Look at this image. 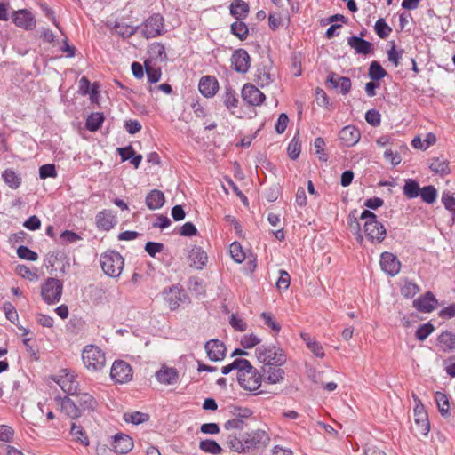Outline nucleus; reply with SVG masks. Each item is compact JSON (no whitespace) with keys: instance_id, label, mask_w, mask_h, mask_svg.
Segmentation results:
<instances>
[{"instance_id":"nucleus-10","label":"nucleus","mask_w":455,"mask_h":455,"mask_svg":"<svg viewBox=\"0 0 455 455\" xmlns=\"http://www.w3.org/2000/svg\"><path fill=\"white\" fill-rule=\"evenodd\" d=\"M263 376L259 371H238L237 380L243 389L256 391L261 386Z\"/></svg>"},{"instance_id":"nucleus-2","label":"nucleus","mask_w":455,"mask_h":455,"mask_svg":"<svg viewBox=\"0 0 455 455\" xmlns=\"http://www.w3.org/2000/svg\"><path fill=\"white\" fill-rule=\"evenodd\" d=\"M255 352L258 360L266 365L280 367L287 360L283 350L276 346H260L256 348Z\"/></svg>"},{"instance_id":"nucleus-61","label":"nucleus","mask_w":455,"mask_h":455,"mask_svg":"<svg viewBox=\"0 0 455 455\" xmlns=\"http://www.w3.org/2000/svg\"><path fill=\"white\" fill-rule=\"evenodd\" d=\"M442 203L446 210L455 213V197L450 191H444L443 193Z\"/></svg>"},{"instance_id":"nucleus-55","label":"nucleus","mask_w":455,"mask_h":455,"mask_svg":"<svg viewBox=\"0 0 455 455\" xmlns=\"http://www.w3.org/2000/svg\"><path fill=\"white\" fill-rule=\"evenodd\" d=\"M58 175L56 167L53 164H46L39 168L40 179L56 178Z\"/></svg>"},{"instance_id":"nucleus-24","label":"nucleus","mask_w":455,"mask_h":455,"mask_svg":"<svg viewBox=\"0 0 455 455\" xmlns=\"http://www.w3.org/2000/svg\"><path fill=\"white\" fill-rule=\"evenodd\" d=\"M113 450L119 454L128 453L133 448L132 439L124 434H117L114 436Z\"/></svg>"},{"instance_id":"nucleus-54","label":"nucleus","mask_w":455,"mask_h":455,"mask_svg":"<svg viewBox=\"0 0 455 455\" xmlns=\"http://www.w3.org/2000/svg\"><path fill=\"white\" fill-rule=\"evenodd\" d=\"M256 81L261 87L268 85L272 82L271 74L266 68H259L256 74Z\"/></svg>"},{"instance_id":"nucleus-48","label":"nucleus","mask_w":455,"mask_h":455,"mask_svg":"<svg viewBox=\"0 0 455 455\" xmlns=\"http://www.w3.org/2000/svg\"><path fill=\"white\" fill-rule=\"evenodd\" d=\"M300 151H301V145H300V142L299 140V136L297 134L290 141L288 148H287V152H288V156L291 159L296 160L299 157Z\"/></svg>"},{"instance_id":"nucleus-16","label":"nucleus","mask_w":455,"mask_h":455,"mask_svg":"<svg viewBox=\"0 0 455 455\" xmlns=\"http://www.w3.org/2000/svg\"><path fill=\"white\" fill-rule=\"evenodd\" d=\"M364 34L361 32L360 36H352L347 38V44L355 50L357 54L368 55L373 53V44L363 39Z\"/></svg>"},{"instance_id":"nucleus-64","label":"nucleus","mask_w":455,"mask_h":455,"mask_svg":"<svg viewBox=\"0 0 455 455\" xmlns=\"http://www.w3.org/2000/svg\"><path fill=\"white\" fill-rule=\"evenodd\" d=\"M261 339L255 334L244 335L241 339V345L244 348H251L256 345H259Z\"/></svg>"},{"instance_id":"nucleus-17","label":"nucleus","mask_w":455,"mask_h":455,"mask_svg":"<svg viewBox=\"0 0 455 455\" xmlns=\"http://www.w3.org/2000/svg\"><path fill=\"white\" fill-rule=\"evenodd\" d=\"M204 348L211 361H221L226 355V346L219 339H210L205 343Z\"/></svg>"},{"instance_id":"nucleus-50","label":"nucleus","mask_w":455,"mask_h":455,"mask_svg":"<svg viewBox=\"0 0 455 455\" xmlns=\"http://www.w3.org/2000/svg\"><path fill=\"white\" fill-rule=\"evenodd\" d=\"M224 104L228 109H233L237 108L238 99L236 97L235 91L231 87L226 88V92L224 95Z\"/></svg>"},{"instance_id":"nucleus-57","label":"nucleus","mask_w":455,"mask_h":455,"mask_svg":"<svg viewBox=\"0 0 455 455\" xmlns=\"http://www.w3.org/2000/svg\"><path fill=\"white\" fill-rule=\"evenodd\" d=\"M17 274L22 278H26L29 281H34L37 279L36 271L31 270L25 265H18L16 267Z\"/></svg>"},{"instance_id":"nucleus-56","label":"nucleus","mask_w":455,"mask_h":455,"mask_svg":"<svg viewBox=\"0 0 455 455\" xmlns=\"http://www.w3.org/2000/svg\"><path fill=\"white\" fill-rule=\"evenodd\" d=\"M110 378L115 383L124 384L132 379L131 371H110Z\"/></svg>"},{"instance_id":"nucleus-34","label":"nucleus","mask_w":455,"mask_h":455,"mask_svg":"<svg viewBox=\"0 0 455 455\" xmlns=\"http://www.w3.org/2000/svg\"><path fill=\"white\" fill-rule=\"evenodd\" d=\"M155 377L162 385H174L179 380L178 371H156Z\"/></svg>"},{"instance_id":"nucleus-46","label":"nucleus","mask_w":455,"mask_h":455,"mask_svg":"<svg viewBox=\"0 0 455 455\" xmlns=\"http://www.w3.org/2000/svg\"><path fill=\"white\" fill-rule=\"evenodd\" d=\"M221 370H255V369L247 359L236 358L231 363L222 367Z\"/></svg>"},{"instance_id":"nucleus-49","label":"nucleus","mask_w":455,"mask_h":455,"mask_svg":"<svg viewBox=\"0 0 455 455\" xmlns=\"http://www.w3.org/2000/svg\"><path fill=\"white\" fill-rule=\"evenodd\" d=\"M229 252L232 259L237 262L242 263L245 259V253L242 248V245L238 242H234L230 244Z\"/></svg>"},{"instance_id":"nucleus-58","label":"nucleus","mask_w":455,"mask_h":455,"mask_svg":"<svg viewBox=\"0 0 455 455\" xmlns=\"http://www.w3.org/2000/svg\"><path fill=\"white\" fill-rule=\"evenodd\" d=\"M403 52V49L397 51L395 42H393L392 47L387 51L388 60L395 64L396 67L399 66Z\"/></svg>"},{"instance_id":"nucleus-6","label":"nucleus","mask_w":455,"mask_h":455,"mask_svg":"<svg viewBox=\"0 0 455 455\" xmlns=\"http://www.w3.org/2000/svg\"><path fill=\"white\" fill-rule=\"evenodd\" d=\"M142 36L147 38H155L164 33V19L160 13L149 16L142 25L140 30Z\"/></svg>"},{"instance_id":"nucleus-20","label":"nucleus","mask_w":455,"mask_h":455,"mask_svg":"<svg viewBox=\"0 0 455 455\" xmlns=\"http://www.w3.org/2000/svg\"><path fill=\"white\" fill-rule=\"evenodd\" d=\"M361 138L360 130L354 125H347L339 132V140L347 148L358 143Z\"/></svg>"},{"instance_id":"nucleus-59","label":"nucleus","mask_w":455,"mask_h":455,"mask_svg":"<svg viewBox=\"0 0 455 455\" xmlns=\"http://www.w3.org/2000/svg\"><path fill=\"white\" fill-rule=\"evenodd\" d=\"M365 120L372 126H379L381 123V115L378 110L372 108L365 113Z\"/></svg>"},{"instance_id":"nucleus-3","label":"nucleus","mask_w":455,"mask_h":455,"mask_svg":"<svg viewBox=\"0 0 455 455\" xmlns=\"http://www.w3.org/2000/svg\"><path fill=\"white\" fill-rule=\"evenodd\" d=\"M124 260L119 252L108 251L100 256V266L103 272L111 277L119 276L124 267Z\"/></svg>"},{"instance_id":"nucleus-25","label":"nucleus","mask_w":455,"mask_h":455,"mask_svg":"<svg viewBox=\"0 0 455 455\" xmlns=\"http://www.w3.org/2000/svg\"><path fill=\"white\" fill-rule=\"evenodd\" d=\"M188 259L191 267L202 269L207 263L208 256L201 247L195 246L190 251Z\"/></svg>"},{"instance_id":"nucleus-53","label":"nucleus","mask_w":455,"mask_h":455,"mask_svg":"<svg viewBox=\"0 0 455 455\" xmlns=\"http://www.w3.org/2000/svg\"><path fill=\"white\" fill-rule=\"evenodd\" d=\"M17 255L20 259L36 261L38 259V255L36 252L30 250L28 246H19L17 249Z\"/></svg>"},{"instance_id":"nucleus-38","label":"nucleus","mask_w":455,"mask_h":455,"mask_svg":"<svg viewBox=\"0 0 455 455\" xmlns=\"http://www.w3.org/2000/svg\"><path fill=\"white\" fill-rule=\"evenodd\" d=\"M435 399L441 415L443 417L448 416L450 412V403L448 396L443 393L436 392Z\"/></svg>"},{"instance_id":"nucleus-47","label":"nucleus","mask_w":455,"mask_h":455,"mask_svg":"<svg viewBox=\"0 0 455 455\" xmlns=\"http://www.w3.org/2000/svg\"><path fill=\"white\" fill-rule=\"evenodd\" d=\"M419 292V287L417 283L410 280H405L404 284L401 288V294L407 299L413 298Z\"/></svg>"},{"instance_id":"nucleus-32","label":"nucleus","mask_w":455,"mask_h":455,"mask_svg":"<svg viewBox=\"0 0 455 455\" xmlns=\"http://www.w3.org/2000/svg\"><path fill=\"white\" fill-rule=\"evenodd\" d=\"M70 435L73 438V441L80 443L85 447L89 446V438L82 426L72 423L70 427Z\"/></svg>"},{"instance_id":"nucleus-11","label":"nucleus","mask_w":455,"mask_h":455,"mask_svg":"<svg viewBox=\"0 0 455 455\" xmlns=\"http://www.w3.org/2000/svg\"><path fill=\"white\" fill-rule=\"evenodd\" d=\"M163 295L171 310L177 309L180 303L185 302L188 299L185 291L179 285H172L164 289Z\"/></svg>"},{"instance_id":"nucleus-19","label":"nucleus","mask_w":455,"mask_h":455,"mask_svg":"<svg viewBox=\"0 0 455 455\" xmlns=\"http://www.w3.org/2000/svg\"><path fill=\"white\" fill-rule=\"evenodd\" d=\"M438 304L435 295L427 291L425 295L419 297L413 301V307L419 312L430 313L434 311Z\"/></svg>"},{"instance_id":"nucleus-1","label":"nucleus","mask_w":455,"mask_h":455,"mask_svg":"<svg viewBox=\"0 0 455 455\" xmlns=\"http://www.w3.org/2000/svg\"><path fill=\"white\" fill-rule=\"evenodd\" d=\"M269 434L263 429H256L237 435L229 434L227 437L228 447L236 452L243 453L251 450L266 447L270 443Z\"/></svg>"},{"instance_id":"nucleus-44","label":"nucleus","mask_w":455,"mask_h":455,"mask_svg":"<svg viewBox=\"0 0 455 455\" xmlns=\"http://www.w3.org/2000/svg\"><path fill=\"white\" fill-rule=\"evenodd\" d=\"M231 33L237 36L240 40H244L249 35L247 25L243 21H235L231 24Z\"/></svg>"},{"instance_id":"nucleus-42","label":"nucleus","mask_w":455,"mask_h":455,"mask_svg":"<svg viewBox=\"0 0 455 455\" xmlns=\"http://www.w3.org/2000/svg\"><path fill=\"white\" fill-rule=\"evenodd\" d=\"M123 418L126 423H132L134 425L144 423L149 419V416L147 413L140 411L124 413Z\"/></svg>"},{"instance_id":"nucleus-63","label":"nucleus","mask_w":455,"mask_h":455,"mask_svg":"<svg viewBox=\"0 0 455 455\" xmlns=\"http://www.w3.org/2000/svg\"><path fill=\"white\" fill-rule=\"evenodd\" d=\"M229 323L237 331H244L248 327L246 322L235 314L230 316Z\"/></svg>"},{"instance_id":"nucleus-51","label":"nucleus","mask_w":455,"mask_h":455,"mask_svg":"<svg viewBox=\"0 0 455 455\" xmlns=\"http://www.w3.org/2000/svg\"><path fill=\"white\" fill-rule=\"evenodd\" d=\"M435 331L434 325L428 322L427 323L421 324L418 327L415 337L419 341L425 340L433 331Z\"/></svg>"},{"instance_id":"nucleus-9","label":"nucleus","mask_w":455,"mask_h":455,"mask_svg":"<svg viewBox=\"0 0 455 455\" xmlns=\"http://www.w3.org/2000/svg\"><path fill=\"white\" fill-rule=\"evenodd\" d=\"M363 232L367 239L372 243H382L387 235L386 228L378 220L364 222Z\"/></svg>"},{"instance_id":"nucleus-14","label":"nucleus","mask_w":455,"mask_h":455,"mask_svg":"<svg viewBox=\"0 0 455 455\" xmlns=\"http://www.w3.org/2000/svg\"><path fill=\"white\" fill-rule=\"evenodd\" d=\"M381 269L390 276H395L401 270V262L393 253L385 251L380 255Z\"/></svg>"},{"instance_id":"nucleus-28","label":"nucleus","mask_w":455,"mask_h":455,"mask_svg":"<svg viewBox=\"0 0 455 455\" xmlns=\"http://www.w3.org/2000/svg\"><path fill=\"white\" fill-rule=\"evenodd\" d=\"M437 342L443 351H453L455 349V333L449 331H443L438 336Z\"/></svg>"},{"instance_id":"nucleus-18","label":"nucleus","mask_w":455,"mask_h":455,"mask_svg":"<svg viewBox=\"0 0 455 455\" xmlns=\"http://www.w3.org/2000/svg\"><path fill=\"white\" fill-rule=\"evenodd\" d=\"M242 97L251 106H259L265 100V94L251 84H246L242 89Z\"/></svg>"},{"instance_id":"nucleus-31","label":"nucleus","mask_w":455,"mask_h":455,"mask_svg":"<svg viewBox=\"0 0 455 455\" xmlns=\"http://www.w3.org/2000/svg\"><path fill=\"white\" fill-rule=\"evenodd\" d=\"M403 191L408 199H414L419 196L421 188L416 180L407 179L404 180Z\"/></svg>"},{"instance_id":"nucleus-35","label":"nucleus","mask_w":455,"mask_h":455,"mask_svg":"<svg viewBox=\"0 0 455 455\" xmlns=\"http://www.w3.org/2000/svg\"><path fill=\"white\" fill-rule=\"evenodd\" d=\"M113 28L116 29V32L119 36L125 39L133 36L139 30L140 27H133L116 21L113 25Z\"/></svg>"},{"instance_id":"nucleus-33","label":"nucleus","mask_w":455,"mask_h":455,"mask_svg":"<svg viewBox=\"0 0 455 455\" xmlns=\"http://www.w3.org/2000/svg\"><path fill=\"white\" fill-rule=\"evenodd\" d=\"M4 183L12 189H17L21 184V177L12 169H6L2 173Z\"/></svg>"},{"instance_id":"nucleus-7","label":"nucleus","mask_w":455,"mask_h":455,"mask_svg":"<svg viewBox=\"0 0 455 455\" xmlns=\"http://www.w3.org/2000/svg\"><path fill=\"white\" fill-rule=\"evenodd\" d=\"M51 379L68 395L76 394L79 387L77 375L75 371H60V374L52 375Z\"/></svg>"},{"instance_id":"nucleus-39","label":"nucleus","mask_w":455,"mask_h":455,"mask_svg":"<svg viewBox=\"0 0 455 455\" xmlns=\"http://www.w3.org/2000/svg\"><path fill=\"white\" fill-rule=\"evenodd\" d=\"M199 449L206 453L220 454L222 451L220 445L214 440L206 439L199 443Z\"/></svg>"},{"instance_id":"nucleus-8","label":"nucleus","mask_w":455,"mask_h":455,"mask_svg":"<svg viewBox=\"0 0 455 455\" xmlns=\"http://www.w3.org/2000/svg\"><path fill=\"white\" fill-rule=\"evenodd\" d=\"M412 396L415 401L413 410L414 422L417 426L418 432L423 435H427L430 430V424L427 411L419 398L416 395H413Z\"/></svg>"},{"instance_id":"nucleus-45","label":"nucleus","mask_w":455,"mask_h":455,"mask_svg":"<svg viewBox=\"0 0 455 455\" xmlns=\"http://www.w3.org/2000/svg\"><path fill=\"white\" fill-rule=\"evenodd\" d=\"M374 30L381 39H386L392 32V28L384 19L380 18L375 22Z\"/></svg>"},{"instance_id":"nucleus-15","label":"nucleus","mask_w":455,"mask_h":455,"mask_svg":"<svg viewBox=\"0 0 455 455\" xmlns=\"http://www.w3.org/2000/svg\"><path fill=\"white\" fill-rule=\"evenodd\" d=\"M95 224L99 230L109 231L117 224L116 216L113 211L104 209L96 214Z\"/></svg>"},{"instance_id":"nucleus-4","label":"nucleus","mask_w":455,"mask_h":455,"mask_svg":"<svg viewBox=\"0 0 455 455\" xmlns=\"http://www.w3.org/2000/svg\"><path fill=\"white\" fill-rule=\"evenodd\" d=\"M63 290V283L60 280L48 277L41 288L43 300L49 304H56L60 300Z\"/></svg>"},{"instance_id":"nucleus-52","label":"nucleus","mask_w":455,"mask_h":455,"mask_svg":"<svg viewBox=\"0 0 455 455\" xmlns=\"http://www.w3.org/2000/svg\"><path fill=\"white\" fill-rule=\"evenodd\" d=\"M260 317L264 321L265 325L269 327L275 333H279L281 331V325L275 321L271 313L263 312L261 313Z\"/></svg>"},{"instance_id":"nucleus-62","label":"nucleus","mask_w":455,"mask_h":455,"mask_svg":"<svg viewBox=\"0 0 455 455\" xmlns=\"http://www.w3.org/2000/svg\"><path fill=\"white\" fill-rule=\"evenodd\" d=\"M245 427V422L241 419L239 417H235L231 419H228L224 424V428L226 430H242Z\"/></svg>"},{"instance_id":"nucleus-13","label":"nucleus","mask_w":455,"mask_h":455,"mask_svg":"<svg viewBox=\"0 0 455 455\" xmlns=\"http://www.w3.org/2000/svg\"><path fill=\"white\" fill-rule=\"evenodd\" d=\"M12 22L19 28L25 30H32L36 28V21L32 12L27 9H20L13 12Z\"/></svg>"},{"instance_id":"nucleus-26","label":"nucleus","mask_w":455,"mask_h":455,"mask_svg":"<svg viewBox=\"0 0 455 455\" xmlns=\"http://www.w3.org/2000/svg\"><path fill=\"white\" fill-rule=\"evenodd\" d=\"M165 202L164 195L158 189H152L146 196L145 203L149 210H157L161 208Z\"/></svg>"},{"instance_id":"nucleus-27","label":"nucleus","mask_w":455,"mask_h":455,"mask_svg":"<svg viewBox=\"0 0 455 455\" xmlns=\"http://www.w3.org/2000/svg\"><path fill=\"white\" fill-rule=\"evenodd\" d=\"M230 14L236 20H242L248 16L249 4L243 0H235L230 4Z\"/></svg>"},{"instance_id":"nucleus-41","label":"nucleus","mask_w":455,"mask_h":455,"mask_svg":"<svg viewBox=\"0 0 455 455\" xmlns=\"http://www.w3.org/2000/svg\"><path fill=\"white\" fill-rule=\"evenodd\" d=\"M419 196L423 202H425L428 204H432L436 200L437 190L432 185L425 186L421 188V192H420Z\"/></svg>"},{"instance_id":"nucleus-21","label":"nucleus","mask_w":455,"mask_h":455,"mask_svg":"<svg viewBox=\"0 0 455 455\" xmlns=\"http://www.w3.org/2000/svg\"><path fill=\"white\" fill-rule=\"evenodd\" d=\"M198 89L204 97H213L219 89V82L212 76H204L199 81Z\"/></svg>"},{"instance_id":"nucleus-60","label":"nucleus","mask_w":455,"mask_h":455,"mask_svg":"<svg viewBox=\"0 0 455 455\" xmlns=\"http://www.w3.org/2000/svg\"><path fill=\"white\" fill-rule=\"evenodd\" d=\"M291 283V277L287 271L280 269L276 287L279 290H287Z\"/></svg>"},{"instance_id":"nucleus-12","label":"nucleus","mask_w":455,"mask_h":455,"mask_svg":"<svg viewBox=\"0 0 455 455\" xmlns=\"http://www.w3.org/2000/svg\"><path fill=\"white\" fill-rule=\"evenodd\" d=\"M231 68L237 73L245 74L251 66V58L248 52L244 49L234 51L231 56Z\"/></svg>"},{"instance_id":"nucleus-30","label":"nucleus","mask_w":455,"mask_h":455,"mask_svg":"<svg viewBox=\"0 0 455 455\" xmlns=\"http://www.w3.org/2000/svg\"><path fill=\"white\" fill-rule=\"evenodd\" d=\"M78 403L81 411H95L99 406L97 400L88 393H83L79 395Z\"/></svg>"},{"instance_id":"nucleus-22","label":"nucleus","mask_w":455,"mask_h":455,"mask_svg":"<svg viewBox=\"0 0 455 455\" xmlns=\"http://www.w3.org/2000/svg\"><path fill=\"white\" fill-rule=\"evenodd\" d=\"M56 401L60 405L61 411L70 419H77L81 417V409L69 397H57Z\"/></svg>"},{"instance_id":"nucleus-37","label":"nucleus","mask_w":455,"mask_h":455,"mask_svg":"<svg viewBox=\"0 0 455 455\" xmlns=\"http://www.w3.org/2000/svg\"><path fill=\"white\" fill-rule=\"evenodd\" d=\"M368 75L371 80L379 81L387 76V73L379 61L373 60L370 64Z\"/></svg>"},{"instance_id":"nucleus-36","label":"nucleus","mask_w":455,"mask_h":455,"mask_svg":"<svg viewBox=\"0 0 455 455\" xmlns=\"http://www.w3.org/2000/svg\"><path fill=\"white\" fill-rule=\"evenodd\" d=\"M104 119L105 117L102 113H92L86 119L85 126L89 131L96 132L101 127Z\"/></svg>"},{"instance_id":"nucleus-43","label":"nucleus","mask_w":455,"mask_h":455,"mask_svg":"<svg viewBox=\"0 0 455 455\" xmlns=\"http://www.w3.org/2000/svg\"><path fill=\"white\" fill-rule=\"evenodd\" d=\"M148 52L153 58L159 59L161 61L167 60L165 47L163 44L155 42L149 45Z\"/></svg>"},{"instance_id":"nucleus-29","label":"nucleus","mask_w":455,"mask_h":455,"mask_svg":"<svg viewBox=\"0 0 455 455\" xmlns=\"http://www.w3.org/2000/svg\"><path fill=\"white\" fill-rule=\"evenodd\" d=\"M429 169L441 176L448 175L451 172L449 161L443 158H433L429 164Z\"/></svg>"},{"instance_id":"nucleus-40","label":"nucleus","mask_w":455,"mask_h":455,"mask_svg":"<svg viewBox=\"0 0 455 455\" xmlns=\"http://www.w3.org/2000/svg\"><path fill=\"white\" fill-rule=\"evenodd\" d=\"M144 68L148 83L155 84L160 80L162 75L161 69L153 67L150 64V60H148L144 62Z\"/></svg>"},{"instance_id":"nucleus-5","label":"nucleus","mask_w":455,"mask_h":455,"mask_svg":"<svg viewBox=\"0 0 455 455\" xmlns=\"http://www.w3.org/2000/svg\"><path fill=\"white\" fill-rule=\"evenodd\" d=\"M82 359L87 369L100 370L105 366L104 352L96 346H86L82 352Z\"/></svg>"},{"instance_id":"nucleus-23","label":"nucleus","mask_w":455,"mask_h":455,"mask_svg":"<svg viewBox=\"0 0 455 455\" xmlns=\"http://www.w3.org/2000/svg\"><path fill=\"white\" fill-rule=\"evenodd\" d=\"M179 367L184 370H216L215 367L206 365L197 360L194 355L180 356Z\"/></svg>"}]
</instances>
